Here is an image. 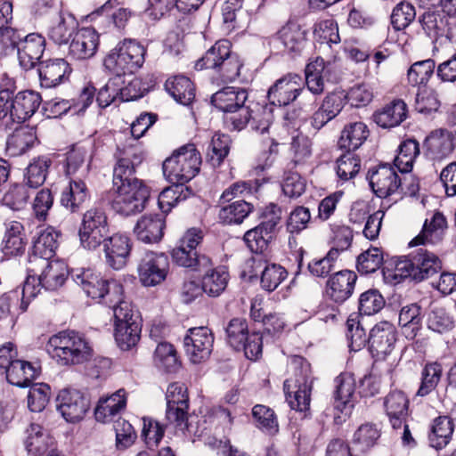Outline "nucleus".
Returning a JSON list of instances; mask_svg holds the SVG:
<instances>
[{"mask_svg":"<svg viewBox=\"0 0 456 456\" xmlns=\"http://www.w3.org/2000/svg\"><path fill=\"white\" fill-rule=\"evenodd\" d=\"M193 194L192 190L182 183H172L159 195L158 205L164 214H168L179 202L183 201Z\"/></svg>","mask_w":456,"mask_h":456,"instance_id":"obj_45","label":"nucleus"},{"mask_svg":"<svg viewBox=\"0 0 456 456\" xmlns=\"http://www.w3.org/2000/svg\"><path fill=\"white\" fill-rule=\"evenodd\" d=\"M357 279L355 272L348 269L332 273L326 281L328 297L336 304H343L352 297Z\"/></svg>","mask_w":456,"mask_h":456,"instance_id":"obj_19","label":"nucleus"},{"mask_svg":"<svg viewBox=\"0 0 456 456\" xmlns=\"http://www.w3.org/2000/svg\"><path fill=\"white\" fill-rule=\"evenodd\" d=\"M232 145V139L229 134L215 133L208 148L207 161L213 167H220L228 156Z\"/></svg>","mask_w":456,"mask_h":456,"instance_id":"obj_47","label":"nucleus"},{"mask_svg":"<svg viewBox=\"0 0 456 456\" xmlns=\"http://www.w3.org/2000/svg\"><path fill=\"white\" fill-rule=\"evenodd\" d=\"M169 268V257L166 253L147 250L138 262L139 281L144 287L157 286L167 279Z\"/></svg>","mask_w":456,"mask_h":456,"instance_id":"obj_10","label":"nucleus"},{"mask_svg":"<svg viewBox=\"0 0 456 456\" xmlns=\"http://www.w3.org/2000/svg\"><path fill=\"white\" fill-rule=\"evenodd\" d=\"M60 157V154L53 153L33 158L25 169V183L31 189L42 186L46 180L50 167L55 164Z\"/></svg>","mask_w":456,"mask_h":456,"instance_id":"obj_35","label":"nucleus"},{"mask_svg":"<svg viewBox=\"0 0 456 456\" xmlns=\"http://www.w3.org/2000/svg\"><path fill=\"white\" fill-rule=\"evenodd\" d=\"M214 335L207 327L189 329L183 338V345L190 360L200 363L208 359L213 350Z\"/></svg>","mask_w":456,"mask_h":456,"instance_id":"obj_14","label":"nucleus"},{"mask_svg":"<svg viewBox=\"0 0 456 456\" xmlns=\"http://www.w3.org/2000/svg\"><path fill=\"white\" fill-rule=\"evenodd\" d=\"M273 44L280 43L283 52L295 58L302 54L307 45V31L296 20H288L272 37Z\"/></svg>","mask_w":456,"mask_h":456,"instance_id":"obj_13","label":"nucleus"},{"mask_svg":"<svg viewBox=\"0 0 456 456\" xmlns=\"http://www.w3.org/2000/svg\"><path fill=\"white\" fill-rule=\"evenodd\" d=\"M369 135V128L363 122H352L344 126L338 144L342 150L354 151L364 143Z\"/></svg>","mask_w":456,"mask_h":456,"instance_id":"obj_39","label":"nucleus"},{"mask_svg":"<svg viewBox=\"0 0 456 456\" xmlns=\"http://www.w3.org/2000/svg\"><path fill=\"white\" fill-rule=\"evenodd\" d=\"M100 35L92 27L77 28L69 47V55L76 60H86L97 52Z\"/></svg>","mask_w":456,"mask_h":456,"instance_id":"obj_23","label":"nucleus"},{"mask_svg":"<svg viewBox=\"0 0 456 456\" xmlns=\"http://www.w3.org/2000/svg\"><path fill=\"white\" fill-rule=\"evenodd\" d=\"M361 169V159L347 151L337 160V175L342 183L354 179Z\"/></svg>","mask_w":456,"mask_h":456,"instance_id":"obj_63","label":"nucleus"},{"mask_svg":"<svg viewBox=\"0 0 456 456\" xmlns=\"http://www.w3.org/2000/svg\"><path fill=\"white\" fill-rule=\"evenodd\" d=\"M288 271L279 264H268L260 277L261 288L267 291H274L288 278Z\"/></svg>","mask_w":456,"mask_h":456,"instance_id":"obj_62","label":"nucleus"},{"mask_svg":"<svg viewBox=\"0 0 456 456\" xmlns=\"http://www.w3.org/2000/svg\"><path fill=\"white\" fill-rule=\"evenodd\" d=\"M77 27V23L74 18L69 17L66 19L62 14H60L57 22L49 28L47 35L54 44L66 45L74 36Z\"/></svg>","mask_w":456,"mask_h":456,"instance_id":"obj_52","label":"nucleus"},{"mask_svg":"<svg viewBox=\"0 0 456 456\" xmlns=\"http://www.w3.org/2000/svg\"><path fill=\"white\" fill-rule=\"evenodd\" d=\"M301 77L288 73L277 79L267 91L268 103L249 99L245 87L226 86L211 95L210 103L222 112L223 126L227 131L241 132L248 126L264 134L273 121V106L285 107L295 102Z\"/></svg>","mask_w":456,"mask_h":456,"instance_id":"obj_1","label":"nucleus"},{"mask_svg":"<svg viewBox=\"0 0 456 456\" xmlns=\"http://www.w3.org/2000/svg\"><path fill=\"white\" fill-rule=\"evenodd\" d=\"M334 408L340 412L351 410L357 402L356 382L350 372H342L334 379Z\"/></svg>","mask_w":456,"mask_h":456,"instance_id":"obj_27","label":"nucleus"},{"mask_svg":"<svg viewBox=\"0 0 456 456\" xmlns=\"http://www.w3.org/2000/svg\"><path fill=\"white\" fill-rule=\"evenodd\" d=\"M37 67L40 86L45 89L56 88L68 82L73 70L63 58L41 61Z\"/></svg>","mask_w":456,"mask_h":456,"instance_id":"obj_17","label":"nucleus"},{"mask_svg":"<svg viewBox=\"0 0 456 456\" xmlns=\"http://www.w3.org/2000/svg\"><path fill=\"white\" fill-rule=\"evenodd\" d=\"M201 155L194 143L184 144L175 150L163 164V174L170 183L185 184L200 172Z\"/></svg>","mask_w":456,"mask_h":456,"instance_id":"obj_7","label":"nucleus"},{"mask_svg":"<svg viewBox=\"0 0 456 456\" xmlns=\"http://www.w3.org/2000/svg\"><path fill=\"white\" fill-rule=\"evenodd\" d=\"M227 344L235 351H241L243 343L247 341L249 330L248 322L244 318H232L225 327Z\"/></svg>","mask_w":456,"mask_h":456,"instance_id":"obj_57","label":"nucleus"},{"mask_svg":"<svg viewBox=\"0 0 456 456\" xmlns=\"http://www.w3.org/2000/svg\"><path fill=\"white\" fill-rule=\"evenodd\" d=\"M312 381H293V379H286L283 383V390L286 401L289 407L297 411L305 413L310 409Z\"/></svg>","mask_w":456,"mask_h":456,"instance_id":"obj_31","label":"nucleus"},{"mask_svg":"<svg viewBox=\"0 0 456 456\" xmlns=\"http://www.w3.org/2000/svg\"><path fill=\"white\" fill-rule=\"evenodd\" d=\"M146 48L133 39L119 41L103 60L105 69L119 79L137 72L145 61Z\"/></svg>","mask_w":456,"mask_h":456,"instance_id":"obj_6","label":"nucleus"},{"mask_svg":"<svg viewBox=\"0 0 456 456\" xmlns=\"http://www.w3.org/2000/svg\"><path fill=\"white\" fill-rule=\"evenodd\" d=\"M194 68L210 70L213 81L223 85L244 81L248 71L245 59L232 51L228 39L217 40L196 61Z\"/></svg>","mask_w":456,"mask_h":456,"instance_id":"obj_3","label":"nucleus"},{"mask_svg":"<svg viewBox=\"0 0 456 456\" xmlns=\"http://www.w3.org/2000/svg\"><path fill=\"white\" fill-rule=\"evenodd\" d=\"M258 219L259 224L244 233L243 240L252 253L266 255L279 232L282 208L271 202L259 209Z\"/></svg>","mask_w":456,"mask_h":456,"instance_id":"obj_5","label":"nucleus"},{"mask_svg":"<svg viewBox=\"0 0 456 456\" xmlns=\"http://www.w3.org/2000/svg\"><path fill=\"white\" fill-rule=\"evenodd\" d=\"M28 436L25 446L28 453L35 456L45 454L53 445V438L44 430L39 424L32 423L28 428Z\"/></svg>","mask_w":456,"mask_h":456,"instance_id":"obj_46","label":"nucleus"},{"mask_svg":"<svg viewBox=\"0 0 456 456\" xmlns=\"http://www.w3.org/2000/svg\"><path fill=\"white\" fill-rule=\"evenodd\" d=\"M398 175L388 163H380L369 169L366 179L373 193L381 199L387 198L399 188Z\"/></svg>","mask_w":456,"mask_h":456,"instance_id":"obj_15","label":"nucleus"},{"mask_svg":"<svg viewBox=\"0 0 456 456\" xmlns=\"http://www.w3.org/2000/svg\"><path fill=\"white\" fill-rule=\"evenodd\" d=\"M346 103L345 91L334 90L327 94L319 108L311 117V126L320 130L342 111Z\"/></svg>","mask_w":456,"mask_h":456,"instance_id":"obj_21","label":"nucleus"},{"mask_svg":"<svg viewBox=\"0 0 456 456\" xmlns=\"http://www.w3.org/2000/svg\"><path fill=\"white\" fill-rule=\"evenodd\" d=\"M443 267L439 256L424 248H418L405 256H401V282L419 284L441 272Z\"/></svg>","mask_w":456,"mask_h":456,"instance_id":"obj_8","label":"nucleus"},{"mask_svg":"<svg viewBox=\"0 0 456 456\" xmlns=\"http://www.w3.org/2000/svg\"><path fill=\"white\" fill-rule=\"evenodd\" d=\"M435 68L436 63L433 59H427L413 63L407 72L408 82L417 88L420 87V86H426L434 74Z\"/></svg>","mask_w":456,"mask_h":456,"instance_id":"obj_60","label":"nucleus"},{"mask_svg":"<svg viewBox=\"0 0 456 456\" xmlns=\"http://www.w3.org/2000/svg\"><path fill=\"white\" fill-rule=\"evenodd\" d=\"M89 200L90 191L85 181L70 178L69 186L61 192L60 202L70 213H77Z\"/></svg>","mask_w":456,"mask_h":456,"instance_id":"obj_34","label":"nucleus"},{"mask_svg":"<svg viewBox=\"0 0 456 456\" xmlns=\"http://www.w3.org/2000/svg\"><path fill=\"white\" fill-rule=\"evenodd\" d=\"M166 229V218L163 215H143L136 222L134 233L138 240L145 244H156L161 241Z\"/></svg>","mask_w":456,"mask_h":456,"instance_id":"obj_26","label":"nucleus"},{"mask_svg":"<svg viewBox=\"0 0 456 456\" xmlns=\"http://www.w3.org/2000/svg\"><path fill=\"white\" fill-rule=\"evenodd\" d=\"M38 375L39 367L33 362L19 359L14 360V362L5 370L7 381L20 387H30Z\"/></svg>","mask_w":456,"mask_h":456,"instance_id":"obj_37","label":"nucleus"},{"mask_svg":"<svg viewBox=\"0 0 456 456\" xmlns=\"http://www.w3.org/2000/svg\"><path fill=\"white\" fill-rule=\"evenodd\" d=\"M196 273H203L200 278V288L208 297H219L226 289L230 279L228 267L224 265L214 266L213 261L206 269Z\"/></svg>","mask_w":456,"mask_h":456,"instance_id":"obj_30","label":"nucleus"},{"mask_svg":"<svg viewBox=\"0 0 456 456\" xmlns=\"http://www.w3.org/2000/svg\"><path fill=\"white\" fill-rule=\"evenodd\" d=\"M46 350L63 367L81 365L91 361L94 351L87 337L75 330H64L50 337Z\"/></svg>","mask_w":456,"mask_h":456,"instance_id":"obj_4","label":"nucleus"},{"mask_svg":"<svg viewBox=\"0 0 456 456\" xmlns=\"http://www.w3.org/2000/svg\"><path fill=\"white\" fill-rule=\"evenodd\" d=\"M166 419L170 424L183 430L188 429L189 394L183 382H172L166 392Z\"/></svg>","mask_w":456,"mask_h":456,"instance_id":"obj_11","label":"nucleus"},{"mask_svg":"<svg viewBox=\"0 0 456 456\" xmlns=\"http://www.w3.org/2000/svg\"><path fill=\"white\" fill-rule=\"evenodd\" d=\"M413 106L417 112L423 115H430L438 111L441 107V102L434 90L418 87L414 94Z\"/></svg>","mask_w":456,"mask_h":456,"instance_id":"obj_61","label":"nucleus"},{"mask_svg":"<svg viewBox=\"0 0 456 456\" xmlns=\"http://www.w3.org/2000/svg\"><path fill=\"white\" fill-rule=\"evenodd\" d=\"M397 340L396 326L388 321H381L370 330L369 350L377 360H386L395 349Z\"/></svg>","mask_w":456,"mask_h":456,"instance_id":"obj_12","label":"nucleus"},{"mask_svg":"<svg viewBox=\"0 0 456 456\" xmlns=\"http://www.w3.org/2000/svg\"><path fill=\"white\" fill-rule=\"evenodd\" d=\"M153 358L155 365L167 373H176L182 366L177 351L167 342H159Z\"/></svg>","mask_w":456,"mask_h":456,"instance_id":"obj_44","label":"nucleus"},{"mask_svg":"<svg viewBox=\"0 0 456 456\" xmlns=\"http://www.w3.org/2000/svg\"><path fill=\"white\" fill-rule=\"evenodd\" d=\"M102 246L109 266L120 270L126 265L132 249V240L126 234H109Z\"/></svg>","mask_w":456,"mask_h":456,"instance_id":"obj_20","label":"nucleus"},{"mask_svg":"<svg viewBox=\"0 0 456 456\" xmlns=\"http://www.w3.org/2000/svg\"><path fill=\"white\" fill-rule=\"evenodd\" d=\"M5 232L1 243V251L4 257L12 258L24 254L27 245L25 228L20 222L4 223Z\"/></svg>","mask_w":456,"mask_h":456,"instance_id":"obj_28","label":"nucleus"},{"mask_svg":"<svg viewBox=\"0 0 456 456\" xmlns=\"http://www.w3.org/2000/svg\"><path fill=\"white\" fill-rule=\"evenodd\" d=\"M30 188L24 183L11 184L3 196L2 204L13 211H21L28 204Z\"/></svg>","mask_w":456,"mask_h":456,"instance_id":"obj_49","label":"nucleus"},{"mask_svg":"<svg viewBox=\"0 0 456 456\" xmlns=\"http://www.w3.org/2000/svg\"><path fill=\"white\" fill-rule=\"evenodd\" d=\"M30 272L38 276L41 287L47 290H55L61 287L67 280L69 272L64 263L61 261L46 260V263L39 262L31 265Z\"/></svg>","mask_w":456,"mask_h":456,"instance_id":"obj_24","label":"nucleus"},{"mask_svg":"<svg viewBox=\"0 0 456 456\" xmlns=\"http://www.w3.org/2000/svg\"><path fill=\"white\" fill-rule=\"evenodd\" d=\"M454 431L453 420L449 416H438L432 423L428 434V441L431 447L440 451L446 447L452 440Z\"/></svg>","mask_w":456,"mask_h":456,"instance_id":"obj_41","label":"nucleus"},{"mask_svg":"<svg viewBox=\"0 0 456 456\" xmlns=\"http://www.w3.org/2000/svg\"><path fill=\"white\" fill-rule=\"evenodd\" d=\"M60 236L61 232L52 226L41 231L33 240L31 253L28 256L29 264L46 263V260L54 257L59 246L58 239Z\"/></svg>","mask_w":456,"mask_h":456,"instance_id":"obj_25","label":"nucleus"},{"mask_svg":"<svg viewBox=\"0 0 456 456\" xmlns=\"http://www.w3.org/2000/svg\"><path fill=\"white\" fill-rule=\"evenodd\" d=\"M443 367L437 362H428L421 370L420 385L416 395L424 397L433 392L439 384Z\"/></svg>","mask_w":456,"mask_h":456,"instance_id":"obj_54","label":"nucleus"},{"mask_svg":"<svg viewBox=\"0 0 456 456\" xmlns=\"http://www.w3.org/2000/svg\"><path fill=\"white\" fill-rule=\"evenodd\" d=\"M164 86L167 93L183 105H190L195 99V85L184 75H175L168 77Z\"/></svg>","mask_w":456,"mask_h":456,"instance_id":"obj_36","label":"nucleus"},{"mask_svg":"<svg viewBox=\"0 0 456 456\" xmlns=\"http://www.w3.org/2000/svg\"><path fill=\"white\" fill-rule=\"evenodd\" d=\"M380 435L381 432L375 424H362L355 430L352 443L358 452L365 453L378 444Z\"/></svg>","mask_w":456,"mask_h":456,"instance_id":"obj_48","label":"nucleus"},{"mask_svg":"<svg viewBox=\"0 0 456 456\" xmlns=\"http://www.w3.org/2000/svg\"><path fill=\"white\" fill-rule=\"evenodd\" d=\"M73 281L93 299L105 305L118 302L123 285L114 279H107L93 269H77L71 272Z\"/></svg>","mask_w":456,"mask_h":456,"instance_id":"obj_9","label":"nucleus"},{"mask_svg":"<svg viewBox=\"0 0 456 456\" xmlns=\"http://www.w3.org/2000/svg\"><path fill=\"white\" fill-rule=\"evenodd\" d=\"M46 41L39 33L22 34L17 50L19 64L22 69L28 71L37 67L41 61L45 50Z\"/></svg>","mask_w":456,"mask_h":456,"instance_id":"obj_18","label":"nucleus"},{"mask_svg":"<svg viewBox=\"0 0 456 456\" xmlns=\"http://www.w3.org/2000/svg\"><path fill=\"white\" fill-rule=\"evenodd\" d=\"M37 142L36 127L19 124L7 137L5 151L9 156L17 157L26 153Z\"/></svg>","mask_w":456,"mask_h":456,"instance_id":"obj_33","label":"nucleus"},{"mask_svg":"<svg viewBox=\"0 0 456 456\" xmlns=\"http://www.w3.org/2000/svg\"><path fill=\"white\" fill-rule=\"evenodd\" d=\"M255 210L252 203L240 200L222 206L218 212V219L222 224H240Z\"/></svg>","mask_w":456,"mask_h":456,"instance_id":"obj_43","label":"nucleus"},{"mask_svg":"<svg viewBox=\"0 0 456 456\" xmlns=\"http://www.w3.org/2000/svg\"><path fill=\"white\" fill-rule=\"evenodd\" d=\"M57 409L66 421L75 423L81 420L90 409V400L80 391L63 389L57 396Z\"/></svg>","mask_w":456,"mask_h":456,"instance_id":"obj_16","label":"nucleus"},{"mask_svg":"<svg viewBox=\"0 0 456 456\" xmlns=\"http://www.w3.org/2000/svg\"><path fill=\"white\" fill-rule=\"evenodd\" d=\"M446 229V217L442 212L436 211L430 219L425 220L421 232L408 243V246L412 248L427 243L436 244L443 240Z\"/></svg>","mask_w":456,"mask_h":456,"instance_id":"obj_32","label":"nucleus"},{"mask_svg":"<svg viewBox=\"0 0 456 456\" xmlns=\"http://www.w3.org/2000/svg\"><path fill=\"white\" fill-rule=\"evenodd\" d=\"M141 324L139 322H132L129 324H116L115 340L118 346L127 351L135 346L141 338Z\"/></svg>","mask_w":456,"mask_h":456,"instance_id":"obj_50","label":"nucleus"},{"mask_svg":"<svg viewBox=\"0 0 456 456\" xmlns=\"http://www.w3.org/2000/svg\"><path fill=\"white\" fill-rule=\"evenodd\" d=\"M42 103L39 93L32 90H25L13 95L12 91V117L17 124H22L28 120L38 110Z\"/></svg>","mask_w":456,"mask_h":456,"instance_id":"obj_29","label":"nucleus"},{"mask_svg":"<svg viewBox=\"0 0 456 456\" xmlns=\"http://www.w3.org/2000/svg\"><path fill=\"white\" fill-rule=\"evenodd\" d=\"M115 158L112 187L102 194V200L118 215L139 214L145 209L151 195L150 187L136 176L145 159L143 151L136 146L118 148Z\"/></svg>","mask_w":456,"mask_h":456,"instance_id":"obj_2","label":"nucleus"},{"mask_svg":"<svg viewBox=\"0 0 456 456\" xmlns=\"http://www.w3.org/2000/svg\"><path fill=\"white\" fill-rule=\"evenodd\" d=\"M346 338L349 341L350 350L357 352L369 345V337H367L366 330L362 327L360 315L352 314L346 320Z\"/></svg>","mask_w":456,"mask_h":456,"instance_id":"obj_55","label":"nucleus"},{"mask_svg":"<svg viewBox=\"0 0 456 456\" xmlns=\"http://www.w3.org/2000/svg\"><path fill=\"white\" fill-rule=\"evenodd\" d=\"M391 387L389 393L384 397L383 406L393 428H399V388L396 384L395 369L389 370Z\"/></svg>","mask_w":456,"mask_h":456,"instance_id":"obj_58","label":"nucleus"},{"mask_svg":"<svg viewBox=\"0 0 456 456\" xmlns=\"http://www.w3.org/2000/svg\"><path fill=\"white\" fill-rule=\"evenodd\" d=\"M110 8L111 6L110 2H107L100 8L89 13L86 16V20L89 21H96L98 19H107L110 17L114 27L118 29H123L126 26L127 21L132 15L131 11L127 8L121 7L113 11L112 13L110 14L109 11Z\"/></svg>","mask_w":456,"mask_h":456,"instance_id":"obj_59","label":"nucleus"},{"mask_svg":"<svg viewBox=\"0 0 456 456\" xmlns=\"http://www.w3.org/2000/svg\"><path fill=\"white\" fill-rule=\"evenodd\" d=\"M171 256L175 265L191 272L206 269L211 264V257L200 251L175 247L171 251Z\"/></svg>","mask_w":456,"mask_h":456,"instance_id":"obj_38","label":"nucleus"},{"mask_svg":"<svg viewBox=\"0 0 456 456\" xmlns=\"http://www.w3.org/2000/svg\"><path fill=\"white\" fill-rule=\"evenodd\" d=\"M453 136L447 128L432 130L423 142L425 155L432 160H441L450 156L455 148Z\"/></svg>","mask_w":456,"mask_h":456,"instance_id":"obj_22","label":"nucleus"},{"mask_svg":"<svg viewBox=\"0 0 456 456\" xmlns=\"http://www.w3.org/2000/svg\"><path fill=\"white\" fill-rule=\"evenodd\" d=\"M87 158V150L80 144H73L69 150L57 159L55 164H62V169L66 176L75 175L80 169L85 167L86 174H88L89 165L85 167Z\"/></svg>","mask_w":456,"mask_h":456,"instance_id":"obj_42","label":"nucleus"},{"mask_svg":"<svg viewBox=\"0 0 456 456\" xmlns=\"http://www.w3.org/2000/svg\"><path fill=\"white\" fill-rule=\"evenodd\" d=\"M267 181L268 179L263 177L233 183L223 191L219 199V204L229 203L238 196L256 193L259 188Z\"/></svg>","mask_w":456,"mask_h":456,"instance_id":"obj_51","label":"nucleus"},{"mask_svg":"<svg viewBox=\"0 0 456 456\" xmlns=\"http://www.w3.org/2000/svg\"><path fill=\"white\" fill-rule=\"evenodd\" d=\"M252 418L256 427L269 435L279 431V423L274 411L264 404H256L252 408Z\"/></svg>","mask_w":456,"mask_h":456,"instance_id":"obj_53","label":"nucleus"},{"mask_svg":"<svg viewBox=\"0 0 456 456\" xmlns=\"http://www.w3.org/2000/svg\"><path fill=\"white\" fill-rule=\"evenodd\" d=\"M359 315H372L385 305V300L378 289H369L360 295L358 302Z\"/></svg>","mask_w":456,"mask_h":456,"instance_id":"obj_64","label":"nucleus"},{"mask_svg":"<svg viewBox=\"0 0 456 456\" xmlns=\"http://www.w3.org/2000/svg\"><path fill=\"white\" fill-rule=\"evenodd\" d=\"M126 406V397L124 389H119L107 398H102L94 410L95 419L99 422H108L118 415Z\"/></svg>","mask_w":456,"mask_h":456,"instance_id":"obj_40","label":"nucleus"},{"mask_svg":"<svg viewBox=\"0 0 456 456\" xmlns=\"http://www.w3.org/2000/svg\"><path fill=\"white\" fill-rule=\"evenodd\" d=\"M384 255L379 248L370 246L356 257L355 267L362 275L377 272L384 262Z\"/></svg>","mask_w":456,"mask_h":456,"instance_id":"obj_56","label":"nucleus"}]
</instances>
